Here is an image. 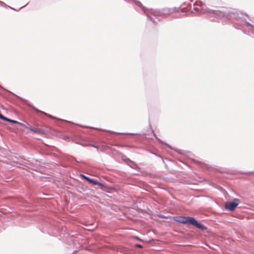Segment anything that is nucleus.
<instances>
[{"mask_svg": "<svg viewBox=\"0 0 254 254\" xmlns=\"http://www.w3.org/2000/svg\"><path fill=\"white\" fill-rule=\"evenodd\" d=\"M180 223L183 224H190L193 225L194 226L200 228L202 230H205L206 228L198 222L193 217H180L179 220H177Z\"/></svg>", "mask_w": 254, "mask_h": 254, "instance_id": "nucleus-1", "label": "nucleus"}, {"mask_svg": "<svg viewBox=\"0 0 254 254\" xmlns=\"http://www.w3.org/2000/svg\"><path fill=\"white\" fill-rule=\"evenodd\" d=\"M240 202L239 199L235 198L232 202H227L225 204V207L227 209L233 211Z\"/></svg>", "mask_w": 254, "mask_h": 254, "instance_id": "nucleus-2", "label": "nucleus"}, {"mask_svg": "<svg viewBox=\"0 0 254 254\" xmlns=\"http://www.w3.org/2000/svg\"><path fill=\"white\" fill-rule=\"evenodd\" d=\"M29 130L32 132H33L34 133H36L38 134H42L44 133V131L40 128H31V127H28Z\"/></svg>", "mask_w": 254, "mask_h": 254, "instance_id": "nucleus-3", "label": "nucleus"}, {"mask_svg": "<svg viewBox=\"0 0 254 254\" xmlns=\"http://www.w3.org/2000/svg\"><path fill=\"white\" fill-rule=\"evenodd\" d=\"M6 121L10 122V123H13V124H20L18 122H17L16 121L8 119L7 118H6Z\"/></svg>", "mask_w": 254, "mask_h": 254, "instance_id": "nucleus-4", "label": "nucleus"}, {"mask_svg": "<svg viewBox=\"0 0 254 254\" xmlns=\"http://www.w3.org/2000/svg\"><path fill=\"white\" fill-rule=\"evenodd\" d=\"M35 111L37 113H40L41 114H44L46 116H48V117H50V118H52V117L50 115H48L47 114H46V113L44 112H42V111H39L38 110V109H35Z\"/></svg>", "mask_w": 254, "mask_h": 254, "instance_id": "nucleus-5", "label": "nucleus"}, {"mask_svg": "<svg viewBox=\"0 0 254 254\" xmlns=\"http://www.w3.org/2000/svg\"><path fill=\"white\" fill-rule=\"evenodd\" d=\"M81 176L84 178L86 180H87V181H88L89 182H90V181H91V179H90L89 178L84 176V175H82Z\"/></svg>", "mask_w": 254, "mask_h": 254, "instance_id": "nucleus-6", "label": "nucleus"}, {"mask_svg": "<svg viewBox=\"0 0 254 254\" xmlns=\"http://www.w3.org/2000/svg\"><path fill=\"white\" fill-rule=\"evenodd\" d=\"M0 119L1 120H3L4 121H6V118L5 117L3 116L1 114H0Z\"/></svg>", "mask_w": 254, "mask_h": 254, "instance_id": "nucleus-7", "label": "nucleus"}, {"mask_svg": "<svg viewBox=\"0 0 254 254\" xmlns=\"http://www.w3.org/2000/svg\"><path fill=\"white\" fill-rule=\"evenodd\" d=\"M90 183H92L93 184H94V185H97L98 184L97 181L94 180H92V179H91V181H90Z\"/></svg>", "mask_w": 254, "mask_h": 254, "instance_id": "nucleus-8", "label": "nucleus"}, {"mask_svg": "<svg viewBox=\"0 0 254 254\" xmlns=\"http://www.w3.org/2000/svg\"><path fill=\"white\" fill-rule=\"evenodd\" d=\"M137 4L138 5V6H141V7H142V8L143 9H144V7H143V6L142 5L141 3L140 2H138L137 3Z\"/></svg>", "mask_w": 254, "mask_h": 254, "instance_id": "nucleus-9", "label": "nucleus"}, {"mask_svg": "<svg viewBox=\"0 0 254 254\" xmlns=\"http://www.w3.org/2000/svg\"><path fill=\"white\" fill-rule=\"evenodd\" d=\"M136 247L139 248H142V246L140 244H137L136 245Z\"/></svg>", "mask_w": 254, "mask_h": 254, "instance_id": "nucleus-10", "label": "nucleus"}, {"mask_svg": "<svg viewBox=\"0 0 254 254\" xmlns=\"http://www.w3.org/2000/svg\"><path fill=\"white\" fill-rule=\"evenodd\" d=\"M136 239H137V240H139V241H141V240H140L139 238H138V237H136Z\"/></svg>", "mask_w": 254, "mask_h": 254, "instance_id": "nucleus-11", "label": "nucleus"}]
</instances>
